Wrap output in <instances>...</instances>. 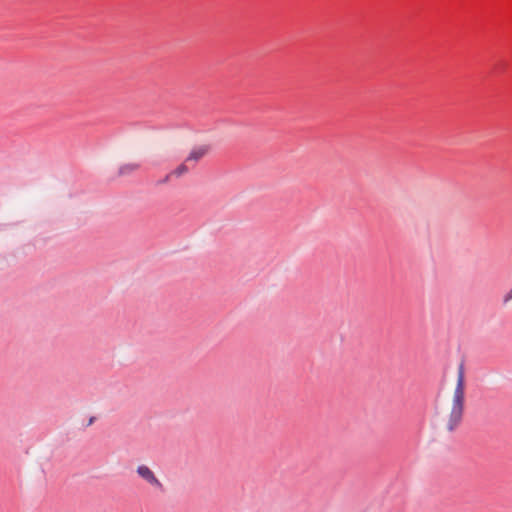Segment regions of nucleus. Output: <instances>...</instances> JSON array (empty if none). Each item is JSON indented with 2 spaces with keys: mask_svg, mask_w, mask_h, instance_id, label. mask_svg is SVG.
Instances as JSON below:
<instances>
[{
  "mask_svg": "<svg viewBox=\"0 0 512 512\" xmlns=\"http://www.w3.org/2000/svg\"><path fill=\"white\" fill-rule=\"evenodd\" d=\"M464 400H465V391H464V373L463 366H460L459 376L457 381V386L454 393L453 399V407L450 413L448 429L449 431H453L460 424L463 416L464 410Z\"/></svg>",
  "mask_w": 512,
  "mask_h": 512,
  "instance_id": "nucleus-1",
  "label": "nucleus"
},
{
  "mask_svg": "<svg viewBox=\"0 0 512 512\" xmlns=\"http://www.w3.org/2000/svg\"><path fill=\"white\" fill-rule=\"evenodd\" d=\"M138 474L145 479L148 483L163 489L161 482L155 477L154 473L147 466H139L137 469Z\"/></svg>",
  "mask_w": 512,
  "mask_h": 512,
  "instance_id": "nucleus-2",
  "label": "nucleus"
},
{
  "mask_svg": "<svg viewBox=\"0 0 512 512\" xmlns=\"http://www.w3.org/2000/svg\"><path fill=\"white\" fill-rule=\"evenodd\" d=\"M209 151V147L208 146H201V147H198L196 149H194L190 155L186 158V162H190V161H198L200 160L204 155L207 154V152Z\"/></svg>",
  "mask_w": 512,
  "mask_h": 512,
  "instance_id": "nucleus-3",
  "label": "nucleus"
},
{
  "mask_svg": "<svg viewBox=\"0 0 512 512\" xmlns=\"http://www.w3.org/2000/svg\"><path fill=\"white\" fill-rule=\"evenodd\" d=\"M140 168V164L137 163H129L124 164L119 168L118 175L124 176L133 173L134 171Z\"/></svg>",
  "mask_w": 512,
  "mask_h": 512,
  "instance_id": "nucleus-4",
  "label": "nucleus"
},
{
  "mask_svg": "<svg viewBox=\"0 0 512 512\" xmlns=\"http://www.w3.org/2000/svg\"><path fill=\"white\" fill-rule=\"evenodd\" d=\"M187 163L188 162L185 161L184 163L179 165L174 171H172L170 174H168L161 182L166 183L169 180L171 175L181 176V175L185 174L189 170Z\"/></svg>",
  "mask_w": 512,
  "mask_h": 512,
  "instance_id": "nucleus-5",
  "label": "nucleus"
},
{
  "mask_svg": "<svg viewBox=\"0 0 512 512\" xmlns=\"http://www.w3.org/2000/svg\"><path fill=\"white\" fill-rule=\"evenodd\" d=\"M512 299V290L505 296L504 302H508Z\"/></svg>",
  "mask_w": 512,
  "mask_h": 512,
  "instance_id": "nucleus-6",
  "label": "nucleus"
},
{
  "mask_svg": "<svg viewBox=\"0 0 512 512\" xmlns=\"http://www.w3.org/2000/svg\"><path fill=\"white\" fill-rule=\"evenodd\" d=\"M95 419H96L95 417H91V418L89 419L88 425L93 424V423H94V421H95Z\"/></svg>",
  "mask_w": 512,
  "mask_h": 512,
  "instance_id": "nucleus-7",
  "label": "nucleus"
}]
</instances>
